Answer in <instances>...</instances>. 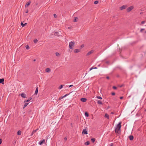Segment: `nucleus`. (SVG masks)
<instances>
[{
    "mask_svg": "<svg viewBox=\"0 0 146 146\" xmlns=\"http://www.w3.org/2000/svg\"><path fill=\"white\" fill-rule=\"evenodd\" d=\"M54 16L55 18H56L57 17V15H56V14H54Z\"/></svg>",
    "mask_w": 146,
    "mask_h": 146,
    "instance_id": "45",
    "label": "nucleus"
},
{
    "mask_svg": "<svg viewBox=\"0 0 146 146\" xmlns=\"http://www.w3.org/2000/svg\"><path fill=\"white\" fill-rule=\"evenodd\" d=\"M104 117L105 118H107L108 119H109V115L107 113L105 114Z\"/></svg>",
    "mask_w": 146,
    "mask_h": 146,
    "instance_id": "17",
    "label": "nucleus"
},
{
    "mask_svg": "<svg viewBox=\"0 0 146 146\" xmlns=\"http://www.w3.org/2000/svg\"><path fill=\"white\" fill-rule=\"evenodd\" d=\"M82 133L86 135L88 134L87 131L86 129H84L82 131Z\"/></svg>",
    "mask_w": 146,
    "mask_h": 146,
    "instance_id": "11",
    "label": "nucleus"
},
{
    "mask_svg": "<svg viewBox=\"0 0 146 146\" xmlns=\"http://www.w3.org/2000/svg\"><path fill=\"white\" fill-rule=\"evenodd\" d=\"M93 69H94V68H93L92 67L90 68V70H91Z\"/></svg>",
    "mask_w": 146,
    "mask_h": 146,
    "instance_id": "51",
    "label": "nucleus"
},
{
    "mask_svg": "<svg viewBox=\"0 0 146 146\" xmlns=\"http://www.w3.org/2000/svg\"><path fill=\"white\" fill-rule=\"evenodd\" d=\"M25 47L27 49H29V47L28 45H27Z\"/></svg>",
    "mask_w": 146,
    "mask_h": 146,
    "instance_id": "31",
    "label": "nucleus"
},
{
    "mask_svg": "<svg viewBox=\"0 0 146 146\" xmlns=\"http://www.w3.org/2000/svg\"><path fill=\"white\" fill-rule=\"evenodd\" d=\"M113 100L114 101H116L117 100V99L115 98H113Z\"/></svg>",
    "mask_w": 146,
    "mask_h": 146,
    "instance_id": "42",
    "label": "nucleus"
},
{
    "mask_svg": "<svg viewBox=\"0 0 146 146\" xmlns=\"http://www.w3.org/2000/svg\"><path fill=\"white\" fill-rule=\"evenodd\" d=\"M45 71L47 72H49L50 71V69L48 68H47L46 69Z\"/></svg>",
    "mask_w": 146,
    "mask_h": 146,
    "instance_id": "16",
    "label": "nucleus"
},
{
    "mask_svg": "<svg viewBox=\"0 0 146 146\" xmlns=\"http://www.w3.org/2000/svg\"><path fill=\"white\" fill-rule=\"evenodd\" d=\"M45 142V140L44 139H43L42 140H41L40 141L39 143H38V144L40 145H41L42 143H43L44 142Z\"/></svg>",
    "mask_w": 146,
    "mask_h": 146,
    "instance_id": "6",
    "label": "nucleus"
},
{
    "mask_svg": "<svg viewBox=\"0 0 146 146\" xmlns=\"http://www.w3.org/2000/svg\"><path fill=\"white\" fill-rule=\"evenodd\" d=\"M111 114H114V113L113 112H111Z\"/></svg>",
    "mask_w": 146,
    "mask_h": 146,
    "instance_id": "52",
    "label": "nucleus"
},
{
    "mask_svg": "<svg viewBox=\"0 0 146 146\" xmlns=\"http://www.w3.org/2000/svg\"><path fill=\"white\" fill-rule=\"evenodd\" d=\"M144 30H145L144 29H141L140 30V32H142L143 31H144Z\"/></svg>",
    "mask_w": 146,
    "mask_h": 146,
    "instance_id": "37",
    "label": "nucleus"
},
{
    "mask_svg": "<svg viewBox=\"0 0 146 146\" xmlns=\"http://www.w3.org/2000/svg\"><path fill=\"white\" fill-rule=\"evenodd\" d=\"M21 131L19 130L17 131V135H21Z\"/></svg>",
    "mask_w": 146,
    "mask_h": 146,
    "instance_id": "22",
    "label": "nucleus"
},
{
    "mask_svg": "<svg viewBox=\"0 0 146 146\" xmlns=\"http://www.w3.org/2000/svg\"><path fill=\"white\" fill-rule=\"evenodd\" d=\"M74 52L75 53H76L80 52V50L78 49H76L74 50Z\"/></svg>",
    "mask_w": 146,
    "mask_h": 146,
    "instance_id": "14",
    "label": "nucleus"
},
{
    "mask_svg": "<svg viewBox=\"0 0 146 146\" xmlns=\"http://www.w3.org/2000/svg\"><path fill=\"white\" fill-rule=\"evenodd\" d=\"M81 46V47L82 48H83V47H84V45H82Z\"/></svg>",
    "mask_w": 146,
    "mask_h": 146,
    "instance_id": "49",
    "label": "nucleus"
},
{
    "mask_svg": "<svg viewBox=\"0 0 146 146\" xmlns=\"http://www.w3.org/2000/svg\"><path fill=\"white\" fill-rule=\"evenodd\" d=\"M63 98H64V97H63V96H61V97H60L59 98V100H61V99H62Z\"/></svg>",
    "mask_w": 146,
    "mask_h": 146,
    "instance_id": "36",
    "label": "nucleus"
},
{
    "mask_svg": "<svg viewBox=\"0 0 146 146\" xmlns=\"http://www.w3.org/2000/svg\"><path fill=\"white\" fill-rule=\"evenodd\" d=\"M31 3V2L30 1H28L25 5V7H28L30 4Z\"/></svg>",
    "mask_w": 146,
    "mask_h": 146,
    "instance_id": "7",
    "label": "nucleus"
},
{
    "mask_svg": "<svg viewBox=\"0 0 146 146\" xmlns=\"http://www.w3.org/2000/svg\"><path fill=\"white\" fill-rule=\"evenodd\" d=\"M129 139L130 140H132L133 139V135H130L129 136Z\"/></svg>",
    "mask_w": 146,
    "mask_h": 146,
    "instance_id": "20",
    "label": "nucleus"
},
{
    "mask_svg": "<svg viewBox=\"0 0 146 146\" xmlns=\"http://www.w3.org/2000/svg\"><path fill=\"white\" fill-rule=\"evenodd\" d=\"M115 94L114 92H112L111 93V95H115Z\"/></svg>",
    "mask_w": 146,
    "mask_h": 146,
    "instance_id": "44",
    "label": "nucleus"
},
{
    "mask_svg": "<svg viewBox=\"0 0 146 146\" xmlns=\"http://www.w3.org/2000/svg\"><path fill=\"white\" fill-rule=\"evenodd\" d=\"M90 143L89 141H87L85 143V144L86 145H88L90 144Z\"/></svg>",
    "mask_w": 146,
    "mask_h": 146,
    "instance_id": "23",
    "label": "nucleus"
},
{
    "mask_svg": "<svg viewBox=\"0 0 146 146\" xmlns=\"http://www.w3.org/2000/svg\"><path fill=\"white\" fill-rule=\"evenodd\" d=\"M98 1H94V3L95 4H98Z\"/></svg>",
    "mask_w": 146,
    "mask_h": 146,
    "instance_id": "32",
    "label": "nucleus"
},
{
    "mask_svg": "<svg viewBox=\"0 0 146 146\" xmlns=\"http://www.w3.org/2000/svg\"><path fill=\"white\" fill-rule=\"evenodd\" d=\"M38 92V87L36 88V90L35 92V94H37Z\"/></svg>",
    "mask_w": 146,
    "mask_h": 146,
    "instance_id": "24",
    "label": "nucleus"
},
{
    "mask_svg": "<svg viewBox=\"0 0 146 146\" xmlns=\"http://www.w3.org/2000/svg\"><path fill=\"white\" fill-rule=\"evenodd\" d=\"M74 42L72 41L70 42L69 44V47L70 49H72L73 48V47L74 46Z\"/></svg>",
    "mask_w": 146,
    "mask_h": 146,
    "instance_id": "1",
    "label": "nucleus"
},
{
    "mask_svg": "<svg viewBox=\"0 0 146 146\" xmlns=\"http://www.w3.org/2000/svg\"><path fill=\"white\" fill-rule=\"evenodd\" d=\"M94 52V51L93 50H92L88 52L87 55H89L90 54H92Z\"/></svg>",
    "mask_w": 146,
    "mask_h": 146,
    "instance_id": "12",
    "label": "nucleus"
},
{
    "mask_svg": "<svg viewBox=\"0 0 146 146\" xmlns=\"http://www.w3.org/2000/svg\"><path fill=\"white\" fill-rule=\"evenodd\" d=\"M56 55L57 56H60V54L58 52H56Z\"/></svg>",
    "mask_w": 146,
    "mask_h": 146,
    "instance_id": "30",
    "label": "nucleus"
},
{
    "mask_svg": "<svg viewBox=\"0 0 146 146\" xmlns=\"http://www.w3.org/2000/svg\"><path fill=\"white\" fill-rule=\"evenodd\" d=\"M78 18L77 17H75L74 18V22H76L77 21V19H78Z\"/></svg>",
    "mask_w": 146,
    "mask_h": 146,
    "instance_id": "27",
    "label": "nucleus"
},
{
    "mask_svg": "<svg viewBox=\"0 0 146 146\" xmlns=\"http://www.w3.org/2000/svg\"><path fill=\"white\" fill-rule=\"evenodd\" d=\"M81 100L83 102H85L86 101L87 99L86 98H82L81 99Z\"/></svg>",
    "mask_w": 146,
    "mask_h": 146,
    "instance_id": "10",
    "label": "nucleus"
},
{
    "mask_svg": "<svg viewBox=\"0 0 146 146\" xmlns=\"http://www.w3.org/2000/svg\"><path fill=\"white\" fill-rule=\"evenodd\" d=\"M63 98H64V97H63V96H61V97H60L59 98V100H61V99H62Z\"/></svg>",
    "mask_w": 146,
    "mask_h": 146,
    "instance_id": "34",
    "label": "nucleus"
},
{
    "mask_svg": "<svg viewBox=\"0 0 146 146\" xmlns=\"http://www.w3.org/2000/svg\"><path fill=\"white\" fill-rule=\"evenodd\" d=\"M97 98L99 99H101V100L102 99V98L101 97H100L99 96H97Z\"/></svg>",
    "mask_w": 146,
    "mask_h": 146,
    "instance_id": "33",
    "label": "nucleus"
},
{
    "mask_svg": "<svg viewBox=\"0 0 146 146\" xmlns=\"http://www.w3.org/2000/svg\"><path fill=\"white\" fill-rule=\"evenodd\" d=\"M121 123L120 122L117 125L115 128L119 129H120L121 125Z\"/></svg>",
    "mask_w": 146,
    "mask_h": 146,
    "instance_id": "3",
    "label": "nucleus"
},
{
    "mask_svg": "<svg viewBox=\"0 0 146 146\" xmlns=\"http://www.w3.org/2000/svg\"><path fill=\"white\" fill-rule=\"evenodd\" d=\"M35 60H36L35 59V60H34V61H35Z\"/></svg>",
    "mask_w": 146,
    "mask_h": 146,
    "instance_id": "55",
    "label": "nucleus"
},
{
    "mask_svg": "<svg viewBox=\"0 0 146 146\" xmlns=\"http://www.w3.org/2000/svg\"><path fill=\"white\" fill-rule=\"evenodd\" d=\"M2 142V139H0V145L1 143Z\"/></svg>",
    "mask_w": 146,
    "mask_h": 146,
    "instance_id": "46",
    "label": "nucleus"
},
{
    "mask_svg": "<svg viewBox=\"0 0 146 146\" xmlns=\"http://www.w3.org/2000/svg\"><path fill=\"white\" fill-rule=\"evenodd\" d=\"M145 33H146V31L145 32Z\"/></svg>",
    "mask_w": 146,
    "mask_h": 146,
    "instance_id": "57",
    "label": "nucleus"
},
{
    "mask_svg": "<svg viewBox=\"0 0 146 146\" xmlns=\"http://www.w3.org/2000/svg\"><path fill=\"white\" fill-rule=\"evenodd\" d=\"M97 68L96 67H95L94 68V69H97Z\"/></svg>",
    "mask_w": 146,
    "mask_h": 146,
    "instance_id": "53",
    "label": "nucleus"
},
{
    "mask_svg": "<svg viewBox=\"0 0 146 146\" xmlns=\"http://www.w3.org/2000/svg\"><path fill=\"white\" fill-rule=\"evenodd\" d=\"M106 78L107 79H109L110 78H109V76H107V77H106Z\"/></svg>",
    "mask_w": 146,
    "mask_h": 146,
    "instance_id": "47",
    "label": "nucleus"
},
{
    "mask_svg": "<svg viewBox=\"0 0 146 146\" xmlns=\"http://www.w3.org/2000/svg\"><path fill=\"white\" fill-rule=\"evenodd\" d=\"M28 13V11H27L26 12V13Z\"/></svg>",
    "mask_w": 146,
    "mask_h": 146,
    "instance_id": "54",
    "label": "nucleus"
},
{
    "mask_svg": "<svg viewBox=\"0 0 146 146\" xmlns=\"http://www.w3.org/2000/svg\"><path fill=\"white\" fill-rule=\"evenodd\" d=\"M38 129H36V130H34L33 131L31 134V136H32L33 134L35 132H36L38 130Z\"/></svg>",
    "mask_w": 146,
    "mask_h": 146,
    "instance_id": "8",
    "label": "nucleus"
},
{
    "mask_svg": "<svg viewBox=\"0 0 146 146\" xmlns=\"http://www.w3.org/2000/svg\"><path fill=\"white\" fill-rule=\"evenodd\" d=\"M68 95H69V94H66L65 95H64V96H63V97H64V98L65 97H66V96H68Z\"/></svg>",
    "mask_w": 146,
    "mask_h": 146,
    "instance_id": "43",
    "label": "nucleus"
},
{
    "mask_svg": "<svg viewBox=\"0 0 146 146\" xmlns=\"http://www.w3.org/2000/svg\"><path fill=\"white\" fill-rule=\"evenodd\" d=\"M97 103L98 104H101V105L103 104V103H102V102L101 101L98 100H97Z\"/></svg>",
    "mask_w": 146,
    "mask_h": 146,
    "instance_id": "15",
    "label": "nucleus"
},
{
    "mask_svg": "<svg viewBox=\"0 0 146 146\" xmlns=\"http://www.w3.org/2000/svg\"><path fill=\"white\" fill-rule=\"evenodd\" d=\"M95 140V139L94 138H92L91 139V141L93 142L94 143V142Z\"/></svg>",
    "mask_w": 146,
    "mask_h": 146,
    "instance_id": "26",
    "label": "nucleus"
},
{
    "mask_svg": "<svg viewBox=\"0 0 146 146\" xmlns=\"http://www.w3.org/2000/svg\"><path fill=\"white\" fill-rule=\"evenodd\" d=\"M21 24L22 27H25L26 25L27 24V23H25V24H23V23L21 22Z\"/></svg>",
    "mask_w": 146,
    "mask_h": 146,
    "instance_id": "18",
    "label": "nucleus"
},
{
    "mask_svg": "<svg viewBox=\"0 0 146 146\" xmlns=\"http://www.w3.org/2000/svg\"><path fill=\"white\" fill-rule=\"evenodd\" d=\"M63 85H61L59 87V89H61L62 88Z\"/></svg>",
    "mask_w": 146,
    "mask_h": 146,
    "instance_id": "38",
    "label": "nucleus"
},
{
    "mask_svg": "<svg viewBox=\"0 0 146 146\" xmlns=\"http://www.w3.org/2000/svg\"><path fill=\"white\" fill-rule=\"evenodd\" d=\"M54 35L56 36H59V33L58 32H56L54 33Z\"/></svg>",
    "mask_w": 146,
    "mask_h": 146,
    "instance_id": "25",
    "label": "nucleus"
},
{
    "mask_svg": "<svg viewBox=\"0 0 146 146\" xmlns=\"http://www.w3.org/2000/svg\"><path fill=\"white\" fill-rule=\"evenodd\" d=\"M115 131L116 133L119 134L120 132V129H119L115 128Z\"/></svg>",
    "mask_w": 146,
    "mask_h": 146,
    "instance_id": "4",
    "label": "nucleus"
},
{
    "mask_svg": "<svg viewBox=\"0 0 146 146\" xmlns=\"http://www.w3.org/2000/svg\"><path fill=\"white\" fill-rule=\"evenodd\" d=\"M67 140V138L65 137H64V141H66Z\"/></svg>",
    "mask_w": 146,
    "mask_h": 146,
    "instance_id": "41",
    "label": "nucleus"
},
{
    "mask_svg": "<svg viewBox=\"0 0 146 146\" xmlns=\"http://www.w3.org/2000/svg\"><path fill=\"white\" fill-rule=\"evenodd\" d=\"M72 86H73V85H70L69 86V87H72Z\"/></svg>",
    "mask_w": 146,
    "mask_h": 146,
    "instance_id": "50",
    "label": "nucleus"
},
{
    "mask_svg": "<svg viewBox=\"0 0 146 146\" xmlns=\"http://www.w3.org/2000/svg\"><path fill=\"white\" fill-rule=\"evenodd\" d=\"M133 6H131L127 8V12H129L132 10L133 9Z\"/></svg>",
    "mask_w": 146,
    "mask_h": 146,
    "instance_id": "2",
    "label": "nucleus"
},
{
    "mask_svg": "<svg viewBox=\"0 0 146 146\" xmlns=\"http://www.w3.org/2000/svg\"><path fill=\"white\" fill-rule=\"evenodd\" d=\"M4 79L3 78L0 79V83H1L2 84H4Z\"/></svg>",
    "mask_w": 146,
    "mask_h": 146,
    "instance_id": "9",
    "label": "nucleus"
},
{
    "mask_svg": "<svg viewBox=\"0 0 146 146\" xmlns=\"http://www.w3.org/2000/svg\"><path fill=\"white\" fill-rule=\"evenodd\" d=\"M123 98V97H122V96H121V97H120V99H122Z\"/></svg>",
    "mask_w": 146,
    "mask_h": 146,
    "instance_id": "48",
    "label": "nucleus"
},
{
    "mask_svg": "<svg viewBox=\"0 0 146 146\" xmlns=\"http://www.w3.org/2000/svg\"><path fill=\"white\" fill-rule=\"evenodd\" d=\"M21 97L23 98H26V94L24 93H22L21 94Z\"/></svg>",
    "mask_w": 146,
    "mask_h": 146,
    "instance_id": "13",
    "label": "nucleus"
},
{
    "mask_svg": "<svg viewBox=\"0 0 146 146\" xmlns=\"http://www.w3.org/2000/svg\"><path fill=\"white\" fill-rule=\"evenodd\" d=\"M63 98H64V97H63V96H61V97H60L59 98V100H61V99H62Z\"/></svg>",
    "mask_w": 146,
    "mask_h": 146,
    "instance_id": "35",
    "label": "nucleus"
},
{
    "mask_svg": "<svg viewBox=\"0 0 146 146\" xmlns=\"http://www.w3.org/2000/svg\"><path fill=\"white\" fill-rule=\"evenodd\" d=\"M69 28H70V27H68V29H69Z\"/></svg>",
    "mask_w": 146,
    "mask_h": 146,
    "instance_id": "56",
    "label": "nucleus"
},
{
    "mask_svg": "<svg viewBox=\"0 0 146 146\" xmlns=\"http://www.w3.org/2000/svg\"><path fill=\"white\" fill-rule=\"evenodd\" d=\"M127 6L126 5H124L120 7V9L121 10H122L123 9H125L127 7Z\"/></svg>",
    "mask_w": 146,
    "mask_h": 146,
    "instance_id": "5",
    "label": "nucleus"
},
{
    "mask_svg": "<svg viewBox=\"0 0 146 146\" xmlns=\"http://www.w3.org/2000/svg\"><path fill=\"white\" fill-rule=\"evenodd\" d=\"M145 21H143L141 22V23L142 24H144L145 23Z\"/></svg>",
    "mask_w": 146,
    "mask_h": 146,
    "instance_id": "40",
    "label": "nucleus"
},
{
    "mask_svg": "<svg viewBox=\"0 0 146 146\" xmlns=\"http://www.w3.org/2000/svg\"><path fill=\"white\" fill-rule=\"evenodd\" d=\"M29 104V103H25L23 107V109H24L25 107H26Z\"/></svg>",
    "mask_w": 146,
    "mask_h": 146,
    "instance_id": "21",
    "label": "nucleus"
},
{
    "mask_svg": "<svg viewBox=\"0 0 146 146\" xmlns=\"http://www.w3.org/2000/svg\"><path fill=\"white\" fill-rule=\"evenodd\" d=\"M113 88L114 89H117V87H116V86H113Z\"/></svg>",
    "mask_w": 146,
    "mask_h": 146,
    "instance_id": "39",
    "label": "nucleus"
},
{
    "mask_svg": "<svg viewBox=\"0 0 146 146\" xmlns=\"http://www.w3.org/2000/svg\"><path fill=\"white\" fill-rule=\"evenodd\" d=\"M85 115L86 117H88L89 116V114L87 112H85Z\"/></svg>",
    "mask_w": 146,
    "mask_h": 146,
    "instance_id": "29",
    "label": "nucleus"
},
{
    "mask_svg": "<svg viewBox=\"0 0 146 146\" xmlns=\"http://www.w3.org/2000/svg\"><path fill=\"white\" fill-rule=\"evenodd\" d=\"M31 99H32V98L31 97L29 98L28 100H26V101H25L24 102V103H25V102H29L30 101Z\"/></svg>",
    "mask_w": 146,
    "mask_h": 146,
    "instance_id": "19",
    "label": "nucleus"
},
{
    "mask_svg": "<svg viewBox=\"0 0 146 146\" xmlns=\"http://www.w3.org/2000/svg\"><path fill=\"white\" fill-rule=\"evenodd\" d=\"M112 145H111V146H112Z\"/></svg>",
    "mask_w": 146,
    "mask_h": 146,
    "instance_id": "58",
    "label": "nucleus"
},
{
    "mask_svg": "<svg viewBox=\"0 0 146 146\" xmlns=\"http://www.w3.org/2000/svg\"><path fill=\"white\" fill-rule=\"evenodd\" d=\"M34 42L35 43H36L38 42V40L36 39H35L34 40Z\"/></svg>",
    "mask_w": 146,
    "mask_h": 146,
    "instance_id": "28",
    "label": "nucleus"
}]
</instances>
